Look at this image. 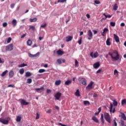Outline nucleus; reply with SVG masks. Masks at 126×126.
<instances>
[{
	"mask_svg": "<svg viewBox=\"0 0 126 126\" xmlns=\"http://www.w3.org/2000/svg\"><path fill=\"white\" fill-rule=\"evenodd\" d=\"M108 55L111 57L113 62H116L120 59V55L119 52L116 50H110Z\"/></svg>",
	"mask_w": 126,
	"mask_h": 126,
	"instance_id": "nucleus-1",
	"label": "nucleus"
},
{
	"mask_svg": "<svg viewBox=\"0 0 126 126\" xmlns=\"http://www.w3.org/2000/svg\"><path fill=\"white\" fill-rule=\"evenodd\" d=\"M78 80L80 84L83 85H86L87 84V81L85 78L79 77Z\"/></svg>",
	"mask_w": 126,
	"mask_h": 126,
	"instance_id": "nucleus-2",
	"label": "nucleus"
},
{
	"mask_svg": "<svg viewBox=\"0 0 126 126\" xmlns=\"http://www.w3.org/2000/svg\"><path fill=\"white\" fill-rule=\"evenodd\" d=\"M104 119L108 122L109 124H111V118H110V114L109 113H105L104 114Z\"/></svg>",
	"mask_w": 126,
	"mask_h": 126,
	"instance_id": "nucleus-3",
	"label": "nucleus"
},
{
	"mask_svg": "<svg viewBox=\"0 0 126 126\" xmlns=\"http://www.w3.org/2000/svg\"><path fill=\"white\" fill-rule=\"evenodd\" d=\"M90 56L93 58V59H96V58H98V57H99V53H98L97 52H95L94 53H93V52H91L90 53Z\"/></svg>",
	"mask_w": 126,
	"mask_h": 126,
	"instance_id": "nucleus-4",
	"label": "nucleus"
},
{
	"mask_svg": "<svg viewBox=\"0 0 126 126\" xmlns=\"http://www.w3.org/2000/svg\"><path fill=\"white\" fill-rule=\"evenodd\" d=\"M94 82L93 81H91L90 83L86 87L87 90H91L93 88V84Z\"/></svg>",
	"mask_w": 126,
	"mask_h": 126,
	"instance_id": "nucleus-5",
	"label": "nucleus"
},
{
	"mask_svg": "<svg viewBox=\"0 0 126 126\" xmlns=\"http://www.w3.org/2000/svg\"><path fill=\"white\" fill-rule=\"evenodd\" d=\"M55 100H60L61 99V97H62V93L60 92H58L55 95Z\"/></svg>",
	"mask_w": 126,
	"mask_h": 126,
	"instance_id": "nucleus-6",
	"label": "nucleus"
},
{
	"mask_svg": "<svg viewBox=\"0 0 126 126\" xmlns=\"http://www.w3.org/2000/svg\"><path fill=\"white\" fill-rule=\"evenodd\" d=\"M13 50V44H10L6 47V51H12Z\"/></svg>",
	"mask_w": 126,
	"mask_h": 126,
	"instance_id": "nucleus-7",
	"label": "nucleus"
},
{
	"mask_svg": "<svg viewBox=\"0 0 126 126\" xmlns=\"http://www.w3.org/2000/svg\"><path fill=\"white\" fill-rule=\"evenodd\" d=\"M8 120H6L3 118H0V123L3 124V125H8Z\"/></svg>",
	"mask_w": 126,
	"mask_h": 126,
	"instance_id": "nucleus-8",
	"label": "nucleus"
},
{
	"mask_svg": "<svg viewBox=\"0 0 126 126\" xmlns=\"http://www.w3.org/2000/svg\"><path fill=\"white\" fill-rule=\"evenodd\" d=\"M88 35L89 37L88 38V40H91L92 37H93V33H92V32L90 30L88 31Z\"/></svg>",
	"mask_w": 126,
	"mask_h": 126,
	"instance_id": "nucleus-9",
	"label": "nucleus"
},
{
	"mask_svg": "<svg viewBox=\"0 0 126 126\" xmlns=\"http://www.w3.org/2000/svg\"><path fill=\"white\" fill-rule=\"evenodd\" d=\"M109 111L110 113H115V112H116V109L114 108L113 109V104H112V103H110V108H109Z\"/></svg>",
	"mask_w": 126,
	"mask_h": 126,
	"instance_id": "nucleus-10",
	"label": "nucleus"
},
{
	"mask_svg": "<svg viewBox=\"0 0 126 126\" xmlns=\"http://www.w3.org/2000/svg\"><path fill=\"white\" fill-rule=\"evenodd\" d=\"M39 52H37L36 54L34 55H32L31 53H30L29 54V57H30V58H36V57H38V56H39Z\"/></svg>",
	"mask_w": 126,
	"mask_h": 126,
	"instance_id": "nucleus-11",
	"label": "nucleus"
},
{
	"mask_svg": "<svg viewBox=\"0 0 126 126\" xmlns=\"http://www.w3.org/2000/svg\"><path fill=\"white\" fill-rule=\"evenodd\" d=\"M93 67L94 68H98L100 67V63L99 62H96L94 63L93 65Z\"/></svg>",
	"mask_w": 126,
	"mask_h": 126,
	"instance_id": "nucleus-12",
	"label": "nucleus"
},
{
	"mask_svg": "<svg viewBox=\"0 0 126 126\" xmlns=\"http://www.w3.org/2000/svg\"><path fill=\"white\" fill-rule=\"evenodd\" d=\"M113 36L115 40V42H116L117 43H119V42H120V38L119 37V36L117 35L116 34H114Z\"/></svg>",
	"mask_w": 126,
	"mask_h": 126,
	"instance_id": "nucleus-13",
	"label": "nucleus"
},
{
	"mask_svg": "<svg viewBox=\"0 0 126 126\" xmlns=\"http://www.w3.org/2000/svg\"><path fill=\"white\" fill-rule=\"evenodd\" d=\"M21 105H24V106H27V105H28L29 104V102H26L25 99H22L21 101Z\"/></svg>",
	"mask_w": 126,
	"mask_h": 126,
	"instance_id": "nucleus-14",
	"label": "nucleus"
},
{
	"mask_svg": "<svg viewBox=\"0 0 126 126\" xmlns=\"http://www.w3.org/2000/svg\"><path fill=\"white\" fill-rule=\"evenodd\" d=\"M100 120L102 122V126H104L105 125V121L104 120V115H103V114H101Z\"/></svg>",
	"mask_w": 126,
	"mask_h": 126,
	"instance_id": "nucleus-15",
	"label": "nucleus"
},
{
	"mask_svg": "<svg viewBox=\"0 0 126 126\" xmlns=\"http://www.w3.org/2000/svg\"><path fill=\"white\" fill-rule=\"evenodd\" d=\"M13 75H14V72L13 71V70H11L9 72V78H12V77H13Z\"/></svg>",
	"mask_w": 126,
	"mask_h": 126,
	"instance_id": "nucleus-16",
	"label": "nucleus"
},
{
	"mask_svg": "<svg viewBox=\"0 0 126 126\" xmlns=\"http://www.w3.org/2000/svg\"><path fill=\"white\" fill-rule=\"evenodd\" d=\"M93 121H94L96 124H99V120L97 119V117L96 116H93L92 117Z\"/></svg>",
	"mask_w": 126,
	"mask_h": 126,
	"instance_id": "nucleus-17",
	"label": "nucleus"
},
{
	"mask_svg": "<svg viewBox=\"0 0 126 126\" xmlns=\"http://www.w3.org/2000/svg\"><path fill=\"white\" fill-rule=\"evenodd\" d=\"M57 53V54L58 55V56H63V54H64L63 53V52L61 50H58Z\"/></svg>",
	"mask_w": 126,
	"mask_h": 126,
	"instance_id": "nucleus-18",
	"label": "nucleus"
},
{
	"mask_svg": "<svg viewBox=\"0 0 126 126\" xmlns=\"http://www.w3.org/2000/svg\"><path fill=\"white\" fill-rule=\"evenodd\" d=\"M103 15H104V16H105V18H102V19L101 20V21H102V20L103 19H106V18H111V17H112V15H106L105 13H104V14H103Z\"/></svg>",
	"mask_w": 126,
	"mask_h": 126,
	"instance_id": "nucleus-19",
	"label": "nucleus"
},
{
	"mask_svg": "<svg viewBox=\"0 0 126 126\" xmlns=\"http://www.w3.org/2000/svg\"><path fill=\"white\" fill-rule=\"evenodd\" d=\"M73 37L71 36H68L66 37V41L67 42H69V41H71L72 40Z\"/></svg>",
	"mask_w": 126,
	"mask_h": 126,
	"instance_id": "nucleus-20",
	"label": "nucleus"
},
{
	"mask_svg": "<svg viewBox=\"0 0 126 126\" xmlns=\"http://www.w3.org/2000/svg\"><path fill=\"white\" fill-rule=\"evenodd\" d=\"M121 118L124 120V121H126V114L123 112H121Z\"/></svg>",
	"mask_w": 126,
	"mask_h": 126,
	"instance_id": "nucleus-21",
	"label": "nucleus"
},
{
	"mask_svg": "<svg viewBox=\"0 0 126 126\" xmlns=\"http://www.w3.org/2000/svg\"><path fill=\"white\" fill-rule=\"evenodd\" d=\"M12 24L14 27H15L16 26V25L17 24V21L16 20L14 19L12 21Z\"/></svg>",
	"mask_w": 126,
	"mask_h": 126,
	"instance_id": "nucleus-22",
	"label": "nucleus"
},
{
	"mask_svg": "<svg viewBox=\"0 0 126 126\" xmlns=\"http://www.w3.org/2000/svg\"><path fill=\"white\" fill-rule=\"evenodd\" d=\"M61 83H62V81L61 80H59L55 82V85H56V86H59Z\"/></svg>",
	"mask_w": 126,
	"mask_h": 126,
	"instance_id": "nucleus-23",
	"label": "nucleus"
},
{
	"mask_svg": "<svg viewBox=\"0 0 126 126\" xmlns=\"http://www.w3.org/2000/svg\"><path fill=\"white\" fill-rule=\"evenodd\" d=\"M27 45L28 46H32V40L30 39H28L27 42Z\"/></svg>",
	"mask_w": 126,
	"mask_h": 126,
	"instance_id": "nucleus-24",
	"label": "nucleus"
},
{
	"mask_svg": "<svg viewBox=\"0 0 126 126\" xmlns=\"http://www.w3.org/2000/svg\"><path fill=\"white\" fill-rule=\"evenodd\" d=\"M38 20L37 18H33V19H30V22H36Z\"/></svg>",
	"mask_w": 126,
	"mask_h": 126,
	"instance_id": "nucleus-25",
	"label": "nucleus"
},
{
	"mask_svg": "<svg viewBox=\"0 0 126 126\" xmlns=\"http://www.w3.org/2000/svg\"><path fill=\"white\" fill-rule=\"evenodd\" d=\"M71 84V81L68 80L65 82V85H69Z\"/></svg>",
	"mask_w": 126,
	"mask_h": 126,
	"instance_id": "nucleus-26",
	"label": "nucleus"
},
{
	"mask_svg": "<svg viewBox=\"0 0 126 126\" xmlns=\"http://www.w3.org/2000/svg\"><path fill=\"white\" fill-rule=\"evenodd\" d=\"M75 96H80V92H79V90H77L76 92L75 93Z\"/></svg>",
	"mask_w": 126,
	"mask_h": 126,
	"instance_id": "nucleus-27",
	"label": "nucleus"
},
{
	"mask_svg": "<svg viewBox=\"0 0 126 126\" xmlns=\"http://www.w3.org/2000/svg\"><path fill=\"white\" fill-rule=\"evenodd\" d=\"M35 91H37L38 93H39V91H41V90H44V87H41L40 88H36L35 89Z\"/></svg>",
	"mask_w": 126,
	"mask_h": 126,
	"instance_id": "nucleus-28",
	"label": "nucleus"
},
{
	"mask_svg": "<svg viewBox=\"0 0 126 126\" xmlns=\"http://www.w3.org/2000/svg\"><path fill=\"white\" fill-rule=\"evenodd\" d=\"M21 119H22L21 116H17L16 122H17V123H19V122H21Z\"/></svg>",
	"mask_w": 126,
	"mask_h": 126,
	"instance_id": "nucleus-29",
	"label": "nucleus"
},
{
	"mask_svg": "<svg viewBox=\"0 0 126 126\" xmlns=\"http://www.w3.org/2000/svg\"><path fill=\"white\" fill-rule=\"evenodd\" d=\"M7 72H8V71L7 70H5L1 73V76H5L6 75V73H7Z\"/></svg>",
	"mask_w": 126,
	"mask_h": 126,
	"instance_id": "nucleus-30",
	"label": "nucleus"
},
{
	"mask_svg": "<svg viewBox=\"0 0 126 126\" xmlns=\"http://www.w3.org/2000/svg\"><path fill=\"white\" fill-rule=\"evenodd\" d=\"M106 43L107 46H111V42L110 41V38H107Z\"/></svg>",
	"mask_w": 126,
	"mask_h": 126,
	"instance_id": "nucleus-31",
	"label": "nucleus"
},
{
	"mask_svg": "<svg viewBox=\"0 0 126 126\" xmlns=\"http://www.w3.org/2000/svg\"><path fill=\"white\" fill-rule=\"evenodd\" d=\"M119 6H118V4L115 3L113 6V9L114 10H118Z\"/></svg>",
	"mask_w": 126,
	"mask_h": 126,
	"instance_id": "nucleus-32",
	"label": "nucleus"
},
{
	"mask_svg": "<svg viewBox=\"0 0 126 126\" xmlns=\"http://www.w3.org/2000/svg\"><path fill=\"white\" fill-rule=\"evenodd\" d=\"M24 66H27V64L24 63L18 65V67H24Z\"/></svg>",
	"mask_w": 126,
	"mask_h": 126,
	"instance_id": "nucleus-33",
	"label": "nucleus"
},
{
	"mask_svg": "<svg viewBox=\"0 0 126 126\" xmlns=\"http://www.w3.org/2000/svg\"><path fill=\"white\" fill-rule=\"evenodd\" d=\"M84 104L86 105H90V102L88 100H85L83 101Z\"/></svg>",
	"mask_w": 126,
	"mask_h": 126,
	"instance_id": "nucleus-34",
	"label": "nucleus"
},
{
	"mask_svg": "<svg viewBox=\"0 0 126 126\" xmlns=\"http://www.w3.org/2000/svg\"><path fill=\"white\" fill-rule=\"evenodd\" d=\"M113 105L115 107H117V106H118V101L116 100H113Z\"/></svg>",
	"mask_w": 126,
	"mask_h": 126,
	"instance_id": "nucleus-35",
	"label": "nucleus"
},
{
	"mask_svg": "<svg viewBox=\"0 0 126 126\" xmlns=\"http://www.w3.org/2000/svg\"><path fill=\"white\" fill-rule=\"evenodd\" d=\"M121 105H126V99L122 100Z\"/></svg>",
	"mask_w": 126,
	"mask_h": 126,
	"instance_id": "nucleus-36",
	"label": "nucleus"
},
{
	"mask_svg": "<svg viewBox=\"0 0 126 126\" xmlns=\"http://www.w3.org/2000/svg\"><path fill=\"white\" fill-rule=\"evenodd\" d=\"M31 75H32V74L30 72H27L26 73V77H28L29 76H31Z\"/></svg>",
	"mask_w": 126,
	"mask_h": 126,
	"instance_id": "nucleus-37",
	"label": "nucleus"
},
{
	"mask_svg": "<svg viewBox=\"0 0 126 126\" xmlns=\"http://www.w3.org/2000/svg\"><path fill=\"white\" fill-rule=\"evenodd\" d=\"M27 83H28L29 84H31V83H32V79L31 78L28 79Z\"/></svg>",
	"mask_w": 126,
	"mask_h": 126,
	"instance_id": "nucleus-38",
	"label": "nucleus"
},
{
	"mask_svg": "<svg viewBox=\"0 0 126 126\" xmlns=\"http://www.w3.org/2000/svg\"><path fill=\"white\" fill-rule=\"evenodd\" d=\"M19 73L20 74H23L24 73V68H21L19 70Z\"/></svg>",
	"mask_w": 126,
	"mask_h": 126,
	"instance_id": "nucleus-39",
	"label": "nucleus"
},
{
	"mask_svg": "<svg viewBox=\"0 0 126 126\" xmlns=\"http://www.w3.org/2000/svg\"><path fill=\"white\" fill-rule=\"evenodd\" d=\"M45 71H46V70L44 69H40L38 70V72H39V73H42V72H45Z\"/></svg>",
	"mask_w": 126,
	"mask_h": 126,
	"instance_id": "nucleus-40",
	"label": "nucleus"
},
{
	"mask_svg": "<svg viewBox=\"0 0 126 126\" xmlns=\"http://www.w3.org/2000/svg\"><path fill=\"white\" fill-rule=\"evenodd\" d=\"M32 30V31H35V27L32 26H30V29L29 30Z\"/></svg>",
	"mask_w": 126,
	"mask_h": 126,
	"instance_id": "nucleus-41",
	"label": "nucleus"
},
{
	"mask_svg": "<svg viewBox=\"0 0 126 126\" xmlns=\"http://www.w3.org/2000/svg\"><path fill=\"white\" fill-rule=\"evenodd\" d=\"M110 25L111 26H112V27H115V26H116V23L111 22H110Z\"/></svg>",
	"mask_w": 126,
	"mask_h": 126,
	"instance_id": "nucleus-42",
	"label": "nucleus"
},
{
	"mask_svg": "<svg viewBox=\"0 0 126 126\" xmlns=\"http://www.w3.org/2000/svg\"><path fill=\"white\" fill-rule=\"evenodd\" d=\"M94 3H95V4H100L101 3V2H100V1L98 0H94Z\"/></svg>",
	"mask_w": 126,
	"mask_h": 126,
	"instance_id": "nucleus-43",
	"label": "nucleus"
},
{
	"mask_svg": "<svg viewBox=\"0 0 126 126\" xmlns=\"http://www.w3.org/2000/svg\"><path fill=\"white\" fill-rule=\"evenodd\" d=\"M109 32V30L107 28H104L103 29V33H107V32Z\"/></svg>",
	"mask_w": 126,
	"mask_h": 126,
	"instance_id": "nucleus-44",
	"label": "nucleus"
},
{
	"mask_svg": "<svg viewBox=\"0 0 126 126\" xmlns=\"http://www.w3.org/2000/svg\"><path fill=\"white\" fill-rule=\"evenodd\" d=\"M36 120H38V119H40V114L39 113H36Z\"/></svg>",
	"mask_w": 126,
	"mask_h": 126,
	"instance_id": "nucleus-45",
	"label": "nucleus"
},
{
	"mask_svg": "<svg viewBox=\"0 0 126 126\" xmlns=\"http://www.w3.org/2000/svg\"><path fill=\"white\" fill-rule=\"evenodd\" d=\"M2 26L3 27H6V26H7V23L6 22L3 23Z\"/></svg>",
	"mask_w": 126,
	"mask_h": 126,
	"instance_id": "nucleus-46",
	"label": "nucleus"
},
{
	"mask_svg": "<svg viewBox=\"0 0 126 126\" xmlns=\"http://www.w3.org/2000/svg\"><path fill=\"white\" fill-rule=\"evenodd\" d=\"M57 63H58L59 64H62V60L61 59H58Z\"/></svg>",
	"mask_w": 126,
	"mask_h": 126,
	"instance_id": "nucleus-47",
	"label": "nucleus"
},
{
	"mask_svg": "<svg viewBox=\"0 0 126 126\" xmlns=\"http://www.w3.org/2000/svg\"><path fill=\"white\" fill-rule=\"evenodd\" d=\"M66 0H58V2H65Z\"/></svg>",
	"mask_w": 126,
	"mask_h": 126,
	"instance_id": "nucleus-48",
	"label": "nucleus"
},
{
	"mask_svg": "<svg viewBox=\"0 0 126 126\" xmlns=\"http://www.w3.org/2000/svg\"><path fill=\"white\" fill-rule=\"evenodd\" d=\"M8 87H12V88H14V87H15V86H14V85L13 84H11L8 85Z\"/></svg>",
	"mask_w": 126,
	"mask_h": 126,
	"instance_id": "nucleus-49",
	"label": "nucleus"
},
{
	"mask_svg": "<svg viewBox=\"0 0 126 126\" xmlns=\"http://www.w3.org/2000/svg\"><path fill=\"white\" fill-rule=\"evenodd\" d=\"M77 64H78V61H77V60H75V66H77Z\"/></svg>",
	"mask_w": 126,
	"mask_h": 126,
	"instance_id": "nucleus-50",
	"label": "nucleus"
},
{
	"mask_svg": "<svg viewBox=\"0 0 126 126\" xmlns=\"http://www.w3.org/2000/svg\"><path fill=\"white\" fill-rule=\"evenodd\" d=\"M10 42H11V37H9V38L7 39V42L8 43H9Z\"/></svg>",
	"mask_w": 126,
	"mask_h": 126,
	"instance_id": "nucleus-51",
	"label": "nucleus"
},
{
	"mask_svg": "<svg viewBox=\"0 0 126 126\" xmlns=\"http://www.w3.org/2000/svg\"><path fill=\"white\" fill-rule=\"evenodd\" d=\"M125 26H126V24H125V23H122L120 24V26H121V27H125Z\"/></svg>",
	"mask_w": 126,
	"mask_h": 126,
	"instance_id": "nucleus-52",
	"label": "nucleus"
},
{
	"mask_svg": "<svg viewBox=\"0 0 126 126\" xmlns=\"http://www.w3.org/2000/svg\"><path fill=\"white\" fill-rule=\"evenodd\" d=\"M46 92H47V94H49V93H51V92H52V91L50 89H47L46 90Z\"/></svg>",
	"mask_w": 126,
	"mask_h": 126,
	"instance_id": "nucleus-53",
	"label": "nucleus"
},
{
	"mask_svg": "<svg viewBox=\"0 0 126 126\" xmlns=\"http://www.w3.org/2000/svg\"><path fill=\"white\" fill-rule=\"evenodd\" d=\"M93 97L94 98H96V97H98V94H97L94 93L93 95Z\"/></svg>",
	"mask_w": 126,
	"mask_h": 126,
	"instance_id": "nucleus-54",
	"label": "nucleus"
},
{
	"mask_svg": "<svg viewBox=\"0 0 126 126\" xmlns=\"http://www.w3.org/2000/svg\"><path fill=\"white\" fill-rule=\"evenodd\" d=\"M46 113H47V114H51V113H52V110H48L47 111H46Z\"/></svg>",
	"mask_w": 126,
	"mask_h": 126,
	"instance_id": "nucleus-55",
	"label": "nucleus"
},
{
	"mask_svg": "<svg viewBox=\"0 0 126 126\" xmlns=\"http://www.w3.org/2000/svg\"><path fill=\"white\" fill-rule=\"evenodd\" d=\"M46 26H47V24H45L44 25H41V27L42 28H45L46 27Z\"/></svg>",
	"mask_w": 126,
	"mask_h": 126,
	"instance_id": "nucleus-56",
	"label": "nucleus"
},
{
	"mask_svg": "<svg viewBox=\"0 0 126 126\" xmlns=\"http://www.w3.org/2000/svg\"><path fill=\"white\" fill-rule=\"evenodd\" d=\"M15 5V4L14 3H12V4H11L10 5V7H11V8H13V7H14Z\"/></svg>",
	"mask_w": 126,
	"mask_h": 126,
	"instance_id": "nucleus-57",
	"label": "nucleus"
},
{
	"mask_svg": "<svg viewBox=\"0 0 126 126\" xmlns=\"http://www.w3.org/2000/svg\"><path fill=\"white\" fill-rule=\"evenodd\" d=\"M121 125H122V126H125V121H121Z\"/></svg>",
	"mask_w": 126,
	"mask_h": 126,
	"instance_id": "nucleus-58",
	"label": "nucleus"
},
{
	"mask_svg": "<svg viewBox=\"0 0 126 126\" xmlns=\"http://www.w3.org/2000/svg\"><path fill=\"white\" fill-rule=\"evenodd\" d=\"M101 70H102V69H99L96 71V73H100V72H101Z\"/></svg>",
	"mask_w": 126,
	"mask_h": 126,
	"instance_id": "nucleus-59",
	"label": "nucleus"
},
{
	"mask_svg": "<svg viewBox=\"0 0 126 126\" xmlns=\"http://www.w3.org/2000/svg\"><path fill=\"white\" fill-rule=\"evenodd\" d=\"M81 42H82L81 39H80V40H78L79 45H81Z\"/></svg>",
	"mask_w": 126,
	"mask_h": 126,
	"instance_id": "nucleus-60",
	"label": "nucleus"
},
{
	"mask_svg": "<svg viewBox=\"0 0 126 126\" xmlns=\"http://www.w3.org/2000/svg\"><path fill=\"white\" fill-rule=\"evenodd\" d=\"M114 74H116V73H118V70L117 69L114 70Z\"/></svg>",
	"mask_w": 126,
	"mask_h": 126,
	"instance_id": "nucleus-61",
	"label": "nucleus"
},
{
	"mask_svg": "<svg viewBox=\"0 0 126 126\" xmlns=\"http://www.w3.org/2000/svg\"><path fill=\"white\" fill-rule=\"evenodd\" d=\"M25 36H26V34H24L22 35V36L21 37V38L22 39L23 38H24L25 37Z\"/></svg>",
	"mask_w": 126,
	"mask_h": 126,
	"instance_id": "nucleus-62",
	"label": "nucleus"
},
{
	"mask_svg": "<svg viewBox=\"0 0 126 126\" xmlns=\"http://www.w3.org/2000/svg\"><path fill=\"white\" fill-rule=\"evenodd\" d=\"M86 17H87V18H90V15L89 14H87L86 15Z\"/></svg>",
	"mask_w": 126,
	"mask_h": 126,
	"instance_id": "nucleus-63",
	"label": "nucleus"
},
{
	"mask_svg": "<svg viewBox=\"0 0 126 126\" xmlns=\"http://www.w3.org/2000/svg\"><path fill=\"white\" fill-rule=\"evenodd\" d=\"M93 32H94V34H97V31L94 30V31H93Z\"/></svg>",
	"mask_w": 126,
	"mask_h": 126,
	"instance_id": "nucleus-64",
	"label": "nucleus"
}]
</instances>
